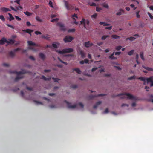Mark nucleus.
Masks as SVG:
<instances>
[{
  "mask_svg": "<svg viewBox=\"0 0 153 153\" xmlns=\"http://www.w3.org/2000/svg\"><path fill=\"white\" fill-rule=\"evenodd\" d=\"M64 102L66 103L67 105V106L68 108H74L76 107L77 105H71V104L69 102H67L66 100H65Z\"/></svg>",
  "mask_w": 153,
  "mask_h": 153,
  "instance_id": "9",
  "label": "nucleus"
},
{
  "mask_svg": "<svg viewBox=\"0 0 153 153\" xmlns=\"http://www.w3.org/2000/svg\"><path fill=\"white\" fill-rule=\"evenodd\" d=\"M6 39L4 38H3L1 40H0V44L2 45L6 42Z\"/></svg>",
  "mask_w": 153,
  "mask_h": 153,
  "instance_id": "18",
  "label": "nucleus"
},
{
  "mask_svg": "<svg viewBox=\"0 0 153 153\" xmlns=\"http://www.w3.org/2000/svg\"><path fill=\"white\" fill-rule=\"evenodd\" d=\"M97 16V14L96 13H95L94 15H91V17L92 18H95Z\"/></svg>",
  "mask_w": 153,
  "mask_h": 153,
  "instance_id": "51",
  "label": "nucleus"
},
{
  "mask_svg": "<svg viewBox=\"0 0 153 153\" xmlns=\"http://www.w3.org/2000/svg\"><path fill=\"white\" fill-rule=\"evenodd\" d=\"M58 60L61 63H63L65 65H67V62H65L63 61H62L60 59L59 57H58Z\"/></svg>",
  "mask_w": 153,
  "mask_h": 153,
  "instance_id": "36",
  "label": "nucleus"
},
{
  "mask_svg": "<svg viewBox=\"0 0 153 153\" xmlns=\"http://www.w3.org/2000/svg\"><path fill=\"white\" fill-rule=\"evenodd\" d=\"M135 78V76H131L129 78H128V80H131L133 79H134Z\"/></svg>",
  "mask_w": 153,
  "mask_h": 153,
  "instance_id": "41",
  "label": "nucleus"
},
{
  "mask_svg": "<svg viewBox=\"0 0 153 153\" xmlns=\"http://www.w3.org/2000/svg\"><path fill=\"white\" fill-rule=\"evenodd\" d=\"M135 39V38L133 37H130L129 38H128L126 39V40H127L128 39H129L131 41H132Z\"/></svg>",
  "mask_w": 153,
  "mask_h": 153,
  "instance_id": "35",
  "label": "nucleus"
},
{
  "mask_svg": "<svg viewBox=\"0 0 153 153\" xmlns=\"http://www.w3.org/2000/svg\"><path fill=\"white\" fill-rule=\"evenodd\" d=\"M10 8L16 12L17 11V10H16L12 6H10Z\"/></svg>",
  "mask_w": 153,
  "mask_h": 153,
  "instance_id": "63",
  "label": "nucleus"
},
{
  "mask_svg": "<svg viewBox=\"0 0 153 153\" xmlns=\"http://www.w3.org/2000/svg\"><path fill=\"white\" fill-rule=\"evenodd\" d=\"M111 37L115 39H118L120 38V37L116 35H111Z\"/></svg>",
  "mask_w": 153,
  "mask_h": 153,
  "instance_id": "30",
  "label": "nucleus"
},
{
  "mask_svg": "<svg viewBox=\"0 0 153 153\" xmlns=\"http://www.w3.org/2000/svg\"><path fill=\"white\" fill-rule=\"evenodd\" d=\"M22 31L24 32H26V33L30 34L31 35V33L32 32H33V30H30L29 29H27L26 30H22Z\"/></svg>",
  "mask_w": 153,
  "mask_h": 153,
  "instance_id": "12",
  "label": "nucleus"
},
{
  "mask_svg": "<svg viewBox=\"0 0 153 153\" xmlns=\"http://www.w3.org/2000/svg\"><path fill=\"white\" fill-rule=\"evenodd\" d=\"M117 96H122V98H126V96H127L128 99L131 100H138V98L135 96H134L131 95L129 93H126L125 94H120L117 95Z\"/></svg>",
  "mask_w": 153,
  "mask_h": 153,
  "instance_id": "2",
  "label": "nucleus"
},
{
  "mask_svg": "<svg viewBox=\"0 0 153 153\" xmlns=\"http://www.w3.org/2000/svg\"><path fill=\"white\" fill-rule=\"evenodd\" d=\"M57 25L59 26L60 27L61 30L64 31L66 30V29L65 27L63 24L59 22H58L57 23Z\"/></svg>",
  "mask_w": 153,
  "mask_h": 153,
  "instance_id": "8",
  "label": "nucleus"
},
{
  "mask_svg": "<svg viewBox=\"0 0 153 153\" xmlns=\"http://www.w3.org/2000/svg\"><path fill=\"white\" fill-rule=\"evenodd\" d=\"M140 56L141 59L143 60H144V58L143 56V52H140Z\"/></svg>",
  "mask_w": 153,
  "mask_h": 153,
  "instance_id": "32",
  "label": "nucleus"
},
{
  "mask_svg": "<svg viewBox=\"0 0 153 153\" xmlns=\"http://www.w3.org/2000/svg\"><path fill=\"white\" fill-rule=\"evenodd\" d=\"M89 22L88 19H85L82 18V20L80 21V24L83 25L84 28L87 29V27L89 25Z\"/></svg>",
  "mask_w": 153,
  "mask_h": 153,
  "instance_id": "4",
  "label": "nucleus"
},
{
  "mask_svg": "<svg viewBox=\"0 0 153 153\" xmlns=\"http://www.w3.org/2000/svg\"><path fill=\"white\" fill-rule=\"evenodd\" d=\"M27 73V71L24 70L22 69V71L19 72H17L16 71H13L11 72V73H13L17 74V76L15 79V81H17L19 79L23 77L22 75L23 74Z\"/></svg>",
  "mask_w": 153,
  "mask_h": 153,
  "instance_id": "1",
  "label": "nucleus"
},
{
  "mask_svg": "<svg viewBox=\"0 0 153 153\" xmlns=\"http://www.w3.org/2000/svg\"><path fill=\"white\" fill-rule=\"evenodd\" d=\"M99 24L101 25H102L103 24V25L104 26H109L110 25V24H109L107 22H100Z\"/></svg>",
  "mask_w": 153,
  "mask_h": 153,
  "instance_id": "24",
  "label": "nucleus"
},
{
  "mask_svg": "<svg viewBox=\"0 0 153 153\" xmlns=\"http://www.w3.org/2000/svg\"><path fill=\"white\" fill-rule=\"evenodd\" d=\"M75 17L76 18H78L77 14H74V15H72L71 17L73 18V20H75V19L74 18Z\"/></svg>",
  "mask_w": 153,
  "mask_h": 153,
  "instance_id": "43",
  "label": "nucleus"
},
{
  "mask_svg": "<svg viewBox=\"0 0 153 153\" xmlns=\"http://www.w3.org/2000/svg\"><path fill=\"white\" fill-rule=\"evenodd\" d=\"M65 5L66 8L68 10H72L74 9V7L73 6L69 4L68 3L67 1H65Z\"/></svg>",
  "mask_w": 153,
  "mask_h": 153,
  "instance_id": "5",
  "label": "nucleus"
},
{
  "mask_svg": "<svg viewBox=\"0 0 153 153\" xmlns=\"http://www.w3.org/2000/svg\"><path fill=\"white\" fill-rule=\"evenodd\" d=\"M57 16V15L56 14H52L51 16V18H53L54 17H56Z\"/></svg>",
  "mask_w": 153,
  "mask_h": 153,
  "instance_id": "56",
  "label": "nucleus"
},
{
  "mask_svg": "<svg viewBox=\"0 0 153 153\" xmlns=\"http://www.w3.org/2000/svg\"><path fill=\"white\" fill-rule=\"evenodd\" d=\"M24 13L25 14V15H26L28 16H31L32 15V13L29 12L28 11L24 12Z\"/></svg>",
  "mask_w": 153,
  "mask_h": 153,
  "instance_id": "29",
  "label": "nucleus"
},
{
  "mask_svg": "<svg viewBox=\"0 0 153 153\" xmlns=\"http://www.w3.org/2000/svg\"><path fill=\"white\" fill-rule=\"evenodd\" d=\"M8 15L9 16L10 18L9 20L10 21H11L12 20H14V18L13 16L10 13H8Z\"/></svg>",
  "mask_w": 153,
  "mask_h": 153,
  "instance_id": "31",
  "label": "nucleus"
},
{
  "mask_svg": "<svg viewBox=\"0 0 153 153\" xmlns=\"http://www.w3.org/2000/svg\"><path fill=\"white\" fill-rule=\"evenodd\" d=\"M15 17L16 19L18 21H21V19L18 16H15Z\"/></svg>",
  "mask_w": 153,
  "mask_h": 153,
  "instance_id": "49",
  "label": "nucleus"
},
{
  "mask_svg": "<svg viewBox=\"0 0 153 153\" xmlns=\"http://www.w3.org/2000/svg\"><path fill=\"white\" fill-rule=\"evenodd\" d=\"M52 46L54 48H57V46L56 44L53 43L52 45Z\"/></svg>",
  "mask_w": 153,
  "mask_h": 153,
  "instance_id": "61",
  "label": "nucleus"
},
{
  "mask_svg": "<svg viewBox=\"0 0 153 153\" xmlns=\"http://www.w3.org/2000/svg\"><path fill=\"white\" fill-rule=\"evenodd\" d=\"M42 38H43L44 39H49V37H48V36H45L44 35H43L42 36Z\"/></svg>",
  "mask_w": 153,
  "mask_h": 153,
  "instance_id": "53",
  "label": "nucleus"
},
{
  "mask_svg": "<svg viewBox=\"0 0 153 153\" xmlns=\"http://www.w3.org/2000/svg\"><path fill=\"white\" fill-rule=\"evenodd\" d=\"M35 33L36 35L41 34H42L41 32L37 31H35Z\"/></svg>",
  "mask_w": 153,
  "mask_h": 153,
  "instance_id": "57",
  "label": "nucleus"
},
{
  "mask_svg": "<svg viewBox=\"0 0 153 153\" xmlns=\"http://www.w3.org/2000/svg\"><path fill=\"white\" fill-rule=\"evenodd\" d=\"M101 102L100 101H99L97 102L93 106L94 108H96L97 107L98 105L101 103Z\"/></svg>",
  "mask_w": 153,
  "mask_h": 153,
  "instance_id": "19",
  "label": "nucleus"
},
{
  "mask_svg": "<svg viewBox=\"0 0 153 153\" xmlns=\"http://www.w3.org/2000/svg\"><path fill=\"white\" fill-rule=\"evenodd\" d=\"M39 56L40 57L42 60H44L46 58L45 55L42 53H40L39 54Z\"/></svg>",
  "mask_w": 153,
  "mask_h": 153,
  "instance_id": "16",
  "label": "nucleus"
},
{
  "mask_svg": "<svg viewBox=\"0 0 153 153\" xmlns=\"http://www.w3.org/2000/svg\"><path fill=\"white\" fill-rule=\"evenodd\" d=\"M102 10V9L101 8H99L98 7H96V11L97 12H99Z\"/></svg>",
  "mask_w": 153,
  "mask_h": 153,
  "instance_id": "46",
  "label": "nucleus"
},
{
  "mask_svg": "<svg viewBox=\"0 0 153 153\" xmlns=\"http://www.w3.org/2000/svg\"><path fill=\"white\" fill-rule=\"evenodd\" d=\"M14 40L13 39H10L9 40H6V43L8 44H13L14 43Z\"/></svg>",
  "mask_w": 153,
  "mask_h": 153,
  "instance_id": "20",
  "label": "nucleus"
},
{
  "mask_svg": "<svg viewBox=\"0 0 153 153\" xmlns=\"http://www.w3.org/2000/svg\"><path fill=\"white\" fill-rule=\"evenodd\" d=\"M137 79L143 81H144L146 80L145 78L142 77H140L138 78Z\"/></svg>",
  "mask_w": 153,
  "mask_h": 153,
  "instance_id": "38",
  "label": "nucleus"
},
{
  "mask_svg": "<svg viewBox=\"0 0 153 153\" xmlns=\"http://www.w3.org/2000/svg\"><path fill=\"white\" fill-rule=\"evenodd\" d=\"M52 79L55 82H58V81L60 79L58 78H55L53 77Z\"/></svg>",
  "mask_w": 153,
  "mask_h": 153,
  "instance_id": "45",
  "label": "nucleus"
},
{
  "mask_svg": "<svg viewBox=\"0 0 153 153\" xmlns=\"http://www.w3.org/2000/svg\"><path fill=\"white\" fill-rule=\"evenodd\" d=\"M0 19H1L3 21H4L5 20V18L2 15H0Z\"/></svg>",
  "mask_w": 153,
  "mask_h": 153,
  "instance_id": "44",
  "label": "nucleus"
},
{
  "mask_svg": "<svg viewBox=\"0 0 153 153\" xmlns=\"http://www.w3.org/2000/svg\"><path fill=\"white\" fill-rule=\"evenodd\" d=\"M112 28V27L111 26L110 27H105V29L111 30Z\"/></svg>",
  "mask_w": 153,
  "mask_h": 153,
  "instance_id": "62",
  "label": "nucleus"
},
{
  "mask_svg": "<svg viewBox=\"0 0 153 153\" xmlns=\"http://www.w3.org/2000/svg\"><path fill=\"white\" fill-rule=\"evenodd\" d=\"M147 14L151 19H153V16L150 13L148 12L147 13Z\"/></svg>",
  "mask_w": 153,
  "mask_h": 153,
  "instance_id": "47",
  "label": "nucleus"
},
{
  "mask_svg": "<svg viewBox=\"0 0 153 153\" xmlns=\"http://www.w3.org/2000/svg\"><path fill=\"white\" fill-rule=\"evenodd\" d=\"M27 43L28 44V45L29 46H31V45H33V46H38V45H36L35 43L33 42L32 41H27Z\"/></svg>",
  "mask_w": 153,
  "mask_h": 153,
  "instance_id": "14",
  "label": "nucleus"
},
{
  "mask_svg": "<svg viewBox=\"0 0 153 153\" xmlns=\"http://www.w3.org/2000/svg\"><path fill=\"white\" fill-rule=\"evenodd\" d=\"M84 63H88V62H89V60L88 59H85V60H84Z\"/></svg>",
  "mask_w": 153,
  "mask_h": 153,
  "instance_id": "64",
  "label": "nucleus"
},
{
  "mask_svg": "<svg viewBox=\"0 0 153 153\" xmlns=\"http://www.w3.org/2000/svg\"><path fill=\"white\" fill-rule=\"evenodd\" d=\"M108 36H103L101 38V39L102 40H105L106 38L108 37Z\"/></svg>",
  "mask_w": 153,
  "mask_h": 153,
  "instance_id": "54",
  "label": "nucleus"
},
{
  "mask_svg": "<svg viewBox=\"0 0 153 153\" xmlns=\"http://www.w3.org/2000/svg\"><path fill=\"white\" fill-rule=\"evenodd\" d=\"M124 10L122 9H120L119 10V11L116 13V15L117 16H120L124 13Z\"/></svg>",
  "mask_w": 153,
  "mask_h": 153,
  "instance_id": "13",
  "label": "nucleus"
},
{
  "mask_svg": "<svg viewBox=\"0 0 153 153\" xmlns=\"http://www.w3.org/2000/svg\"><path fill=\"white\" fill-rule=\"evenodd\" d=\"M73 51V49L72 48H65L62 51L56 50V52L59 53L63 54L65 53H70Z\"/></svg>",
  "mask_w": 153,
  "mask_h": 153,
  "instance_id": "3",
  "label": "nucleus"
},
{
  "mask_svg": "<svg viewBox=\"0 0 153 153\" xmlns=\"http://www.w3.org/2000/svg\"><path fill=\"white\" fill-rule=\"evenodd\" d=\"M74 39V38L69 36H66L64 39L63 40L65 43L71 42Z\"/></svg>",
  "mask_w": 153,
  "mask_h": 153,
  "instance_id": "6",
  "label": "nucleus"
},
{
  "mask_svg": "<svg viewBox=\"0 0 153 153\" xmlns=\"http://www.w3.org/2000/svg\"><path fill=\"white\" fill-rule=\"evenodd\" d=\"M121 48L122 46H121L119 45L117 46L116 47L115 49L117 51H119L121 49Z\"/></svg>",
  "mask_w": 153,
  "mask_h": 153,
  "instance_id": "39",
  "label": "nucleus"
},
{
  "mask_svg": "<svg viewBox=\"0 0 153 153\" xmlns=\"http://www.w3.org/2000/svg\"><path fill=\"white\" fill-rule=\"evenodd\" d=\"M71 87L75 89L77 88V86L76 85H72Z\"/></svg>",
  "mask_w": 153,
  "mask_h": 153,
  "instance_id": "58",
  "label": "nucleus"
},
{
  "mask_svg": "<svg viewBox=\"0 0 153 153\" xmlns=\"http://www.w3.org/2000/svg\"><path fill=\"white\" fill-rule=\"evenodd\" d=\"M36 19L37 21L39 22H42L43 21L42 19H41L40 17L38 16H36Z\"/></svg>",
  "mask_w": 153,
  "mask_h": 153,
  "instance_id": "28",
  "label": "nucleus"
},
{
  "mask_svg": "<svg viewBox=\"0 0 153 153\" xmlns=\"http://www.w3.org/2000/svg\"><path fill=\"white\" fill-rule=\"evenodd\" d=\"M1 10L4 12L11 11L10 9L5 7H1Z\"/></svg>",
  "mask_w": 153,
  "mask_h": 153,
  "instance_id": "15",
  "label": "nucleus"
},
{
  "mask_svg": "<svg viewBox=\"0 0 153 153\" xmlns=\"http://www.w3.org/2000/svg\"><path fill=\"white\" fill-rule=\"evenodd\" d=\"M28 49H29L32 50L33 51H37V50L36 49H35L31 47H28Z\"/></svg>",
  "mask_w": 153,
  "mask_h": 153,
  "instance_id": "42",
  "label": "nucleus"
},
{
  "mask_svg": "<svg viewBox=\"0 0 153 153\" xmlns=\"http://www.w3.org/2000/svg\"><path fill=\"white\" fill-rule=\"evenodd\" d=\"M146 80L147 83H151V87L153 86V76H151L149 78H146Z\"/></svg>",
  "mask_w": 153,
  "mask_h": 153,
  "instance_id": "7",
  "label": "nucleus"
},
{
  "mask_svg": "<svg viewBox=\"0 0 153 153\" xmlns=\"http://www.w3.org/2000/svg\"><path fill=\"white\" fill-rule=\"evenodd\" d=\"M79 52L81 56V57L82 58H84L85 57V54L83 51L82 50H80Z\"/></svg>",
  "mask_w": 153,
  "mask_h": 153,
  "instance_id": "27",
  "label": "nucleus"
},
{
  "mask_svg": "<svg viewBox=\"0 0 153 153\" xmlns=\"http://www.w3.org/2000/svg\"><path fill=\"white\" fill-rule=\"evenodd\" d=\"M114 52L112 53V54L111 55H110L109 56V58L110 59H116L117 58L116 57H115L114 56Z\"/></svg>",
  "mask_w": 153,
  "mask_h": 153,
  "instance_id": "25",
  "label": "nucleus"
},
{
  "mask_svg": "<svg viewBox=\"0 0 153 153\" xmlns=\"http://www.w3.org/2000/svg\"><path fill=\"white\" fill-rule=\"evenodd\" d=\"M134 50H131V51H130L128 52V55H129L130 56H131L133 54V53H134Z\"/></svg>",
  "mask_w": 153,
  "mask_h": 153,
  "instance_id": "37",
  "label": "nucleus"
},
{
  "mask_svg": "<svg viewBox=\"0 0 153 153\" xmlns=\"http://www.w3.org/2000/svg\"><path fill=\"white\" fill-rule=\"evenodd\" d=\"M29 58L32 60L34 61L35 60V58L32 56H30Z\"/></svg>",
  "mask_w": 153,
  "mask_h": 153,
  "instance_id": "59",
  "label": "nucleus"
},
{
  "mask_svg": "<svg viewBox=\"0 0 153 153\" xmlns=\"http://www.w3.org/2000/svg\"><path fill=\"white\" fill-rule=\"evenodd\" d=\"M49 4L51 7L52 8L53 7V6L52 5V2L51 1H49Z\"/></svg>",
  "mask_w": 153,
  "mask_h": 153,
  "instance_id": "55",
  "label": "nucleus"
},
{
  "mask_svg": "<svg viewBox=\"0 0 153 153\" xmlns=\"http://www.w3.org/2000/svg\"><path fill=\"white\" fill-rule=\"evenodd\" d=\"M139 58V55L138 54H137L136 56V62L137 64H140V62L138 61V59Z\"/></svg>",
  "mask_w": 153,
  "mask_h": 153,
  "instance_id": "34",
  "label": "nucleus"
},
{
  "mask_svg": "<svg viewBox=\"0 0 153 153\" xmlns=\"http://www.w3.org/2000/svg\"><path fill=\"white\" fill-rule=\"evenodd\" d=\"M142 67L145 69H146L149 71H153V69L152 68L146 67L143 65H142Z\"/></svg>",
  "mask_w": 153,
  "mask_h": 153,
  "instance_id": "17",
  "label": "nucleus"
},
{
  "mask_svg": "<svg viewBox=\"0 0 153 153\" xmlns=\"http://www.w3.org/2000/svg\"><path fill=\"white\" fill-rule=\"evenodd\" d=\"M78 105L79 106H80L82 108H83L84 107V105H83L81 102H79L78 103Z\"/></svg>",
  "mask_w": 153,
  "mask_h": 153,
  "instance_id": "60",
  "label": "nucleus"
},
{
  "mask_svg": "<svg viewBox=\"0 0 153 153\" xmlns=\"http://www.w3.org/2000/svg\"><path fill=\"white\" fill-rule=\"evenodd\" d=\"M93 45V44L90 43V41L85 42V43L84 45L86 48H89Z\"/></svg>",
  "mask_w": 153,
  "mask_h": 153,
  "instance_id": "11",
  "label": "nucleus"
},
{
  "mask_svg": "<svg viewBox=\"0 0 153 153\" xmlns=\"http://www.w3.org/2000/svg\"><path fill=\"white\" fill-rule=\"evenodd\" d=\"M75 31V29H69L68 32V33L69 32H74Z\"/></svg>",
  "mask_w": 153,
  "mask_h": 153,
  "instance_id": "40",
  "label": "nucleus"
},
{
  "mask_svg": "<svg viewBox=\"0 0 153 153\" xmlns=\"http://www.w3.org/2000/svg\"><path fill=\"white\" fill-rule=\"evenodd\" d=\"M6 25H7V26L9 27H10L12 28L13 29H14V27L13 26L9 24H6Z\"/></svg>",
  "mask_w": 153,
  "mask_h": 153,
  "instance_id": "50",
  "label": "nucleus"
},
{
  "mask_svg": "<svg viewBox=\"0 0 153 153\" xmlns=\"http://www.w3.org/2000/svg\"><path fill=\"white\" fill-rule=\"evenodd\" d=\"M105 95V94H98V95H91L89 96V98L90 99H92L93 98L97 97H99V96H103Z\"/></svg>",
  "mask_w": 153,
  "mask_h": 153,
  "instance_id": "10",
  "label": "nucleus"
},
{
  "mask_svg": "<svg viewBox=\"0 0 153 153\" xmlns=\"http://www.w3.org/2000/svg\"><path fill=\"white\" fill-rule=\"evenodd\" d=\"M41 78L45 81H50L51 80V77L49 78H47L43 75L42 76V78Z\"/></svg>",
  "mask_w": 153,
  "mask_h": 153,
  "instance_id": "22",
  "label": "nucleus"
},
{
  "mask_svg": "<svg viewBox=\"0 0 153 153\" xmlns=\"http://www.w3.org/2000/svg\"><path fill=\"white\" fill-rule=\"evenodd\" d=\"M102 5L104 7L106 8L107 9H108L109 8V6L107 4H106L105 3H103Z\"/></svg>",
  "mask_w": 153,
  "mask_h": 153,
  "instance_id": "26",
  "label": "nucleus"
},
{
  "mask_svg": "<svg viewBox=\"0 0 153 153\" xmlns=\"http://www.w3.org/2000/svg\"><path fill=\"white\" fill-rule=\"evenodd\" d=\"M139 11H137L136 12V16L138 18H139L140 17V16L139 14Z\"/></svg>",
  "mask_w": 153,
  "mask_h": 153,
  "instance_id": "52",
  "label": "nucleus"
},
{
  "mask_svg": "<svg viewBox=\"0 0 153 153\" xmlns=\"http://www.w3.org/2000/svg\"><path fill=\"white\" fill-rule=\"evenodd\" d=\"M9 56L13 58L15 56V54L14 52L10 51L9 53Z\"/></svg>",
  "mask_w": 153,
  "mask_h": 153,
  "instance_id": "21",
  "label": "nucleus"
},
{
  "mask_svg": "<svg viewBox=\"0 0 153 153\" xmlns=\"http://www.w3.org/2000/svg\"><path fill=\"white\" fill-rule=\"evenodd\" d=\"M74 71H75L78 74H81V71L79 68H75L73 69Z\"/></svg>",
  "mask_w": 153,
  "mask_h": 153,
  "instance_id": "23",
  "label": "nucleus"
},
{
  "mask_svg": "<svg viewBox=\"0 0 153 153\" xmlns=\"http://www.w3.org/2000/svg\"><path fill=\"white\" fill-rule=\"evenodd\" d=\"M59 20V18H55L51 20V22H57Z\"/></svg>",
  "mask_w": 153,
  "mask_h": 153,
  "instance_id": "33",
  "label": "nucleus"
},
{
  "mask_svg": "<svg viewBox=\"0 0 153 153\" xmlns=\"http://www.w3.org/2000/svg\"><path fill=\"white\" fill-rule=\"evenodd\" d=\"M21 50V48H17L14 49L13 50V51L15 52H17L19 50Z\"/></svg>",
  "mask_w": 153,
  "mask_h": 153,
  "instance_id": "48",
  "label": "nucleus"
}]
</instances>
